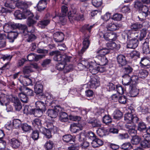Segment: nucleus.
<instances>
[{
    "label": "nucleus",
    "instance_id": "nucleus-1",
    "mask_svg": "<svg viewBox=\"0 0 150 150\" xmlns=\"http://www.w3.org/2000/svg\"><path fill=\"white\" fill-rule=\"evenodd\" d=\"M32 124L35 127L38 128L40 131L44 134L46 137L49 138L51 137L50 133L45 128L42 126L40 120L38 119H35L33 120Z\"/></svg>",
    "mask_w": 150,
    "mask_h": 150
},
{
    "label": "nucleus",
    "instance_id": "nucleus-2",
    "mask_svg": "<svg viewBox=\"0 0 150 150\" xmlns=\"http://www.w3.org/2000/svg\"><path fill=\"white\" fill-rule=\"evenodd\" d=\"M50 55L54 56L53 59L56 61H69V57L62 55L60 52L57 51H53L50 52Z\"/></svg>",
    "mask_w": 150,
    "mask_h": 150
},
{
    "label": "nucleus",
    "instance_id": "nucleus-3",
    "mask_svg": "<svg viewBox=\"0 0 150 150\" xmlns=\"http://www.w3.org/2000/svg\"><path fill=\"white\" fill-rule=\"evenodd\" d=\"M63 110L64 109L60 106H56L54 110L49 109L47 111V113L48 115L51 118H55L57 117L58 112Z\"/></svg>",
    "mask_w": 150,
    "mask_h": 150
},
{
    "label": "nucleus",
    "instance_id": "nucleus-4",
    "mask_svg": "<svg viewBox=\"0 0 150 150\" xmlns=\"http://www.w3.org/2000/svg\"><path fill=\"white\" fill-rule=\"evenodd\" d=\"M21 27L22 28L23 33L24 35H27L26 34L28 33V38L27 39V41L28 42H32L36 38V36L33 34L31 33V30L30 32H28L27 30V26L26 25H21Z\"/></svg>",
    "mask_w": 150,
    "mask_h": 150
},
{
    "label": "nucleus",
    "instance_id": "nucleus-5",
    "mask_svg": "<svg viewBox=\"0 0 150 150\" xmlns=\"http://www.w3.org/2000/svg\"><path fill=\"white\" fill-rule=\"evenodd\" d=\"M95 61L96 62L100 65H105L108 63V60L104 55H98L95 58Z\"/></svg>",
    "mask_w": 150,
    "mask_h": 150
},
{
    "label": "nucleus",
    "instance_id": "nucleus-6",
    "mask_svg": "<svg viewBox=\"0 0 150 150\" xmlns=\"http://www.w3.org/2000/svg\"><path fill=\"white\" fill-rule=\"evenodd\" d=\"M89 37L88 36H85L83 42V46L81 50L78 52V54L79 56L82 55L83 53L88 48L90 43L88 40Z\"/></svg>",
    "mask_w": 150,
    "mask_h": 150
},
{
    "label": "nucleus",
    "instance_id": "nucleus-7",
    "mask_svg": "<svg viewBox=\"0 0 150 150\" xmlns=\"http://www.w3.org/2000/svg\"><path fill=\"white\" fill-rule=\"evenodd\" d=\"M45 125L47 127V128H45V129L47 130L48 131V132L50 133L51 135V137L49 138H47L48 139L52 137L51 132L54 133L57 132L58 130V128L56 126H54L53 124L51 122H46L45 123Z\"/></svg>",
    "mask_w": 150,
    "mask_h": 150
},
{
    "label": "nucleus",
    "instance_id": "nucleus-8",
    "mask_svg": "<svg viewBox=\"0 0 150 150\" xmlns=\"http://www.w3.org/2000/svg\"><path fill=\"white\" fill-rule=\"evenodd\" d=\"M95 65V63L94 62H91L89 63L87 61H82L81 63L78 64V67L82 66L83 69L84 68H88L89 71L91 72L90 70V67H93Z\"/></svg>",
    "mask_w": 150,
    "mask_h": 150
},
{
    "label": "nucleus",
    "instance_id": "nucleus-9",
    "mask_svg": "<svg viewBox=\"0 0 150 150\" xmlns=\"http://www.w3.org/2000/svg\"><path fill=\"white\" fill-rule=\"evenodd\" d=\"M103 37L106 40L112 41L116 40L117 36L115 33L107 32L103 35Z\"/></svg>",
    "mask_w": 150,
    "mask_h": 150
},
{
    "label": "nucleus",
    "instance_id": "nucleus-10",
    "mask_svg": "<svg viewBox=\"0 0 150 150\" xmlns=\"http://www.w3.org/2000/svg\"><path fill=\"white\" fill-rule=\"evenodd\" d=\"M11 98V102L13 103L16 110L18 111H20L22 108V106L19 99L16 96H12Z\"/></svg>",
    "mask_w": 150,
    "mask_h": 150
},
{
    "label": "nucleus",
    "instance_id": "nucleus-11",
    "mask_svg": "<svg viewBox=\"0 0 150 150\" xmlns=\"http://www.w3.org/2000/svg\"><path fill=\"white\" fill-rule=\"evenodd\" d=\"M11 97L8 95L4 93H1L0 95V104L4 106L7 103H9Z\"/></svg>",
    "mask_w": 150,
    "mask_h": 150
},
{
    "label": "nucleus",
    "instance_id": "nucleus-12",
    "mask_svg": "<svg viewBox=\"0 0 150 150\" xmlns=\"http://www.w3.org/2000/svg\"><path fill=\"white\" fill-rule=\"evenodd\" d=\"M149 9L148 7L145 5L142 6L139 10L140 11L139 13L140 16L142 17V19H145L147 17L149 14Z\"/></svg>",
    "mask_w": 150,
    "mask_h": 150
},
{
    "label": "nucleus",
    "instance_id": "nucleus-13",
    "mask_svg": "<svg viewBox=\"0 0 150 150\" xmlns=\"http://www.w3.org/2000/svg\"><path fill=\"white\" fill-rule=\"evenodd\" d=\"M100 84L99 81L95 77H93L91 78L88 85L91 88H96Z\"/></svg>",
    "mask_w": 150,
    "mask_h": 150
},
{
    "label": "nucleus",
    "instance_id": "nucleus-14",
    "mask_svg": "<svg viewBox=\"0 0 150 150\" xmlns=\"http://www.w3.org/2000/svg\"><path fill=\"white\" fill-rule=\"evenodd\" d=\"M38 67L37 65L35 63L32 64L28 66H25L23 68V73L25 74H28L33 71V68L37 69Z\"/></svg>",
    "mask_w": 150,
    "mask_h": 150
},
{
    "label": "nucleus",
    "instance_id": "nucleus-15",
    "mask_svg": "<svg viewBox=\"0 0 150 150\" xmlns=\"http://www.w3.org/2000/svg\"><path fill=\"white\" fill-rule=\"evenodd\" d=\"M117 62L120 66L122 67L126 65L127 61L125 56L122 54H119L117 57Z\"/></svg>",
    "mask_w": 150,
    "mask_h": 150
},
{
    "label": "nucleus",
    "instance_id": "nucleus-16",
    "mask_svg": "<svg viewBox=\"0 0 150 150\" xmlns=\"http://www.w3.org/2000/svg\"><path fill=\"white\" fill-rule=\"evenodd\" d=\"M90 69L91 73L93 74H97L98 71L102 72L105 70L104 67H100L97 65L96 63L95 65L93 66V67H90Z\"/></svg>",
    "mask_w": 150,
    "mask_h": 150
},
{
    "label": "nucleus",
    "instance_id": "nucleus-17",
    "mask_svg": "<svg viewBox=\"0 0 150 150\" xmlns=\"http://www.w3.org/2000/svg\"><path fill=\"white\" fill-rule=\"evenodd\" d=\"M53 38L54 41L57 42H60L62 41L64 38V35L61 32H57L53 35Z\"/></svg>",
    "mask_w": 150,
    "mask_h": 150
},
{
    "label": "nucleus",
    "instance_id": "nucleus-18",
    "mask_svg": "<svg viewBox=\"0 0 150 150\" xmlns=\"http://www.w3.org/2000/svg\"><path fill=\"white\" fill-rule=\"evenodd\" d=\"M138 40L136 39H132L128 42L127 47L129 48L134 49L138 45Z\"/></svg>",
    "mask_w": 150,
    "mask_h": 150
},
{
    "label": "nucleus",
    "instance_id": "nucleus-19",
    "mask_svg": "<svg viewBox=\"0 0 150 150\" xmlns=\"http://www.w3.org/2000/svg\"><path fill=\"white\" fill-rule=\"evenodd\" d=\"M129 93L132 97H135L137 96L139 93V90L136 87V85H130Z\"/></svg>",
    "mask_w": 150,
    "mask_h": 150
},
{
    "label": "nucleus",
    "instance_id": "nucleus-20",
    "mask_svg": "<svg viewBox=\"0 0 150 150\" xmlns=\"http://www.w3.org/2000/svg\"><path fill=\"white\" fill-rule=\"evenodd\" d=\"M149 40L148 39L146 38L143 43L142 50L143 53L146 54H149L150 51L149 50Z\"/></svg>",
    "mask_w": 150,
    "mask_h": 150
},
{
    "label": "nucleus",
    "instance_id": "nucleus-21",
    "mask_svg": "<svg viewBox=\"0 0 150 150\" xmlns=\"http://www.w3.org/2000/svg\"><path fill=\"white\" fill-rule=\"evenodd\" d=\"M120 25L117 23H110L107 26V29L110 31H113L118 29Z\"/></svg>",
    "mask_w": 150,
    "mask_h": 150
},
{
    "label": "nucleus",
    "instance_id": "nucleus-22",
    "mask_svg": "<svg viewBox=\"0 0 150 150\" xmlns=\"http://www.w3.org/2000/svg\"><path fill=\"white\" fill-rule=\"evenodd\" d=\"M122 84L125 86H128L131 84V77L129 75H124L122 76Z\"/></svg>",
    "mask_w": 150,
    "mask_h": 150
},
{
    "label": "nucleus",
    "instance_id": "nucleus-23",
    "mask_svg": "<svg viewBox=\"0 0 150 150\" xmlns=\"http://www.w3.org/2000/svg\"><path fill=\"white\" fill-rule=\"evenodd\" d=\"M11 146L14 148H18L21 144V142L16 139L13 138L9 141Z\"/></svg>",
    "mask_w": 150,
    "mask_h": 150
},
{
    "label": "nucleus",
    "instance_id": "nucleus-24",
    "mask_svg": "<svg viewBox=\"0 0 150 150\" xmlns=\"http://www.w3.org/2000/svg\"><path fill=\"white\" fill-rule=\"evenodd\" d=\"M19 89L21 92H23L27 96H32L33 93V91L25 87H20Z\"/></svg>",
    "mask_w": 150,
    "mask_h": 150
},
{
    "label": "nucleus",
    "instance_id": "nucleus-25",
    "mask_svg": "<svg viewBox=\"0 0 150 150\" xmlns=\"http://www.w3.org/2000/svg\"><path fill=\"white\" fill-rule=\"evenodd\" d=\"M63 141L69 144H73L74 142V140L73 137L70 135L66 134L63 137Z\"/></svg>",
    "mask_w": 150,
    "mask_h": 150
},
{
    "label": "nucleus",
    "instance_id": "nucleus-26",
    "mask_svg": "<svg viewBox=\"0 0 150 150\" xmlns=\"http://www.w3.org/2000/svg\"><path fill=\"white\" fill-rule=\"evenodd\" d=\"M33 17H28L27 21V25L29 27H31L33 28L31 32H33L34 31L35 28L34 27V25L36 23V21L33 19Z\"/></svg>",
    "mask_w": 150,
    "mask_h": 150
},
{
    "label": "nucleus",
    "instance_id": "nucleus-27",
    "mask_svg": "<svg viewBox=\"0 0 150 150\" xmlns=\"http://www.w3.org/2000/svg\"><path fill=\"white\" fill-rule=\"evenodd\" d=\"M69 20L71 23H72L73 20L77 21H83L84 20V15L83 14L75 15L74 16H69Z\"/></svg>",
    "mask_w": 150,
    "mask_h": 150
},
{
    "label": "nucleus",
    "instance_id": "nucleus-28",
    "mask_svg": "<svg viewBox=\"0 0 150 150\" xmlns=\"http://www.w3.org/2000/svg\"><path fill=\"white\" fill-rule=\"evenodd\" d=\"M59 120L62 122H66L68 120V115L67 113L62 111L59 112Z\"/></svg>",
    "mask_w": 150,
    "mask_h": 150
},
{
    "label": "nucleus",
    "instance_id": "nucleus-29",
    "mask_svg": "<svg viewBox=\"0 0 150 150\" xmlns=\"http://www.w3.org/2000/svg\"><path fill=\"white\" fill-rule=\"evenodd\" d=\"M43 86L39 82H37L34 87V90L35 93L39 94L42 91Z\"/></svg>",
    "mask_w": 150,
    "mask_h": 150
},
{
    "label": "nucleus",
    "instance_id": "nucleus-30",
    "mask_svg": "<svg viewBox=\"0 0 150 150\" xmlns=\"http://www.w3.org/2000/svg\"><path fill=\"white\" fill-rule=\"evenodd\" d=\"M18 34L17 33L11 31L8 35V38L10 42H13L14 40L17 38Z\"/></svg>",
    "mask_w": 150,
    "mask_h": 150
},
{
    "label": "nucleus",
    "instance_id": "nucleus-31",
    "mask_svg": "<svg viewBox=\"0 0 150 150\" xmlns=\"http://www.w3.org/2000/svg\"><path fill=\"white\" fill-rule=\"evenodd\" d=\"M18 96L22 102L24 103L27 102L28 98L27 96L23 92H21L19 93Z\"/></svg>",
    "mask_w": 150,
    "mask_h": 150
},
{
    "label": "nucleus",
    "instance_id": "nucleus-32",
    "mask_svg": "<svg viewBox=\"0 0 150 150\" xmlns=\"http://www.w3.org/2000/svg\"><path fill=\"white\" fill-rule=\"evenodd\" d=\"M140 64L145 67H150V59L146 57H143L141 59Z\"/></svg>",
    "mask_w": 150,
    "mask_h": 150
},
{
    "label": "nucleus",
    "instance_id": "nucleus-33",
    "mask_svg": "<svg viewBox=\"0 0 150 150\" xmlns=\"http://www.w3.org/2000/svg\"><path fill=\"white\" fill-rule=\"evenodd\" d=\"M69 61H63L60 62H58L56 64V68L59 70H62L64 69L65 66V64L67 62H69Z\"/></svg>",
    "mask_w": 150,
    "mask_h": 150
},
{
    "label": "nucleus",
    "instance_id": "nucleus-34",
    "mask_svg": "<svg viewBox=\"0 0 150 150\" xmlns=\"http://www.w3.org/2000/svg\"><path fill=\"white\" fill-rule=\"evenodd\" d=\"M36 107L39 110L45 111V106L44 103L41 101H37L36 103Z\"/></svg>",
    "mask_w": 150,
    "mask_h": 150
},
{
    "label": "nucleus",
    "instance_id": "nucleus-35",
    "mask_svg": "<svg viewBox=\"0 0 150 150\" xmlns=\"http://www.w3.org/2000/svg\"><path fill=\"white\" fill-rule=\"evenodd\" d=\"M32 110V114L35 117H40L43 113V111L37 108L33 109Z\"/></svg>",
    "mask_w": 150,
    "mask_h": 150
},
{
    "label": "nucleus",
    "instance_id": "nucleus-36",
    "mask_svg": "<svg viewBox=\"0 0 150 150\" xmlns=\"http://www.w3.org/2000/svg\"><path fill=\"white\" fill-rule=\"evenodd\" d=\"M108 46L109 50H113L115 49L118 50L120 48V45H117L114 42L108 44Z\"/></svg>",
    "mask_w": 150,
    "mask_h": 150
},
{
    "label": "nucleus",
    "instance_id": "nucleus-37",
    "mask_svg": "<svg viewBox=\"0 0 150 150\" xmlns=\"http://www.w3.org/2000/svg\"><path fill=\"white\" fill-rule=\"evenodd\" d=\"M6 36L4 34L0 35V48L4 47L6 45Z\"/></svg>",
    "mask_w": 150,
    "mask_h": 150
},
{
    "label": "nucleus",
    "instance_id": "nucleus-38",
    "mask_svg": "<svg viewBox=\"0 0 150 150\" xmlns=\"http://www.w3.org/2000/svg\"><path fill=\"white\" fill-rule=\"evenodd\" d=\"M16 18L18 19H25V16H23V13H22L20 10L16 11L14 14Z\"/></svg>",
    "mask_w": 150,
    "mask_h": 150
},
{
    "label": "nucleus",
    "instance_id": "nucleus-39",
    "mask_svg": "<svg viewBox=\"0 0 150 150\" xmlns=\"http://www.w3.org/2000/svg\"><path fill=\"white\" fill-rule=\"evenodd\" d=\"M134 115L132 113H128L125 114L124 116V120L126 122H132V117Z\"/></svg>",
    "mask_w": 150,
    "mask_h": 150
},
{
    "label": "nucleus",
    "instance_id": "nucleus-40",
    "mask_svg": "<svg viewBox=\"0 0 150 150\" xmlns=\"http://www.w3.org/2000/svg\"><path fill=\"white\" fill-rule=\"evenodd\" d=\"M54 145V144L52 141L50 140L47 141L44 145L45 149L46 150L52 149Z\"/></svg>",
    "mask_w": 150,
    "mask_h": 150
},
{
    "label": "nucleus",
    "instance_id": "nucleus-41",
    "mask_svg": "<svg viewBox=\"0 0 150 150\" xmlns=\"http://www.w3.org/2000/svg\"><path fill=\"white\" fill-rule=\"evenodd\" d=\"M148 71L145 70L141 69L139 70L138 73V76L140 78H144L148 75Z\"/></svg>",
    "mask_w": 150,
    "mask_h": 150
},
{
    "label": "nucleus",
    "instance_id": "nucleus-42",
    "mask_svg": "<svg viewBox=\"0 0 150 150\" xmlns=\"http://www.w3.org/2000/svg\"><path fill=\"white\" fill-rule=\"evenodd\" d=\"M146 125L145 123L142 122H139L138 125V129L140 131L146 130Z\"/></svg>",
    "mask_w": 150,
    "mask_h": 150
},
{
    "label": "nucleus",
    "instance_id": "nucleus-43",
    "mask_svg": "<svg viewBox=\"0 0 150 150\" xmlns=\"http://www.w3.org/2000/svg\"><path fill=\"white\" fill-rule=\"evenodd\" d=\"M122 113L119 110L115 111L113 114V117L117 120L120 119L122 116Z\"/></svg>",
    "mask_w": 150,
    "mask_h": 150
},
{
    "label": "nucleus",
    "instance_id": "nucleus-44",
    "mask_svg": "<svg viewBox=\"0 0 150 150\" xmlns=\"http://www.w3.org/2000/svg\"><path fill=\"white\" fill-rule=\"evenodd\" d=\"M91 3L95 7H99L102 5L103 1L102 0H92Z\"/></svg>",
    "mask_w": 150,
    "mask_h": 150
},
{
    "label": "nucleus",
    "instance_id": "nucleus-45",
    "mask_svg": "<svg viewBox=\"0 0 150 150\" xmlns=\"http://www.w3.org/2000/svg\"><path fill=\"white\" fill-rule=\"evenodd\" d=\"M141 140V138L137 135L132 137L131 142L133 144H137L139 143Z\"/></svg>",
    "mask_w": 150,
    "mask_h": 150
},
{
    "label": "nucleus",
    "instance_id": "nucleus-46",
    "mask_svg": "<svg viewBox=\"0 0 150 150\" xmlns=\"http://www.w3.org/2000/svg\"><path fill=\"white\" fill-rule=\"evenodd\" d=\"M133 71L132 68L129 66H126L123 69V71L125 74V75H128L132 72Z\"/></svg>",
    "mask_w": 150,
    "mask_h": 150
},
{
    "label": "nucleus",
    "instance_id": "nucleus-47",
    "mask_svg": "<svg viewBox=\"0 0 150 150\" xmlns=\"http://www.w3.org/2000/svg\"><path fill=\"white\" fill-rule=\"evenodd\" d=\"M21 25H22L21 24ZM19 24H17V23H8L7 24H6L4 26V28H6V27H8L11 29H15L18 28L19 26ZM20 26H21V28L22 29L21 27V24H20ZM20 26V25H19Z\"/></svg>",
    "mask_w": 150,
    "mask_h": 150
},
{
    "label": "nucleus",
    "instance_id": "nucleus-48",
    "mask_svg": "<svg viewBox=\"0 0 150 150\" xmlns=\"http://www.w3.org/2000/svg\"><path fill=\"white\" fill-rule=\"evenodd\" d=\"M147 33V30L146 28L142 29L140 31V36L139 37V40L141 41L146 36Z\"/></svg>",
    "mask_w": 150,
    "mask_h": 150
},
{
    "label": "nucleus",
    "instance_id": "nucleus-49",
    "mask_svg": "<svg viewBox=\"0 0 150 150\" xmlns=\"http://www.w3.org/2000/svg\"><path fill=\"white\" fill-rule=\"evenodd\" d=\"M28 76H24V79L23 80L24 85L25 86L31 85L32 84L31 79L29 78Z\"/></svg>",
    "mask_w": 150,
    "mask_h": 150
},
{
    "label": "nucleus",
    "instance_id": "nucleus-50",
    "mask_svg": "<svg viewBox=\"0 0 150 150\" xmlns=\"http://www.w3.org/2000/svg\"><path fill=\"white\" fill-rule=\"evenodd\" d=\"M110 52L109 49L108 48H103L100 49L97 51V53H100V55H104Z\"/></svg>",
    "mask_w": 150,
    "mask_h": 150
},
{
    "label": "nucleus",
    "instance_id": "nucleus-51",
    "mask_svg": "<svg viewBox=\"0 0 150 150\" xmlns=\"http://www.w3.org/2000/svg\"><path fill=\"white\" fill-rule=\"evenodd\" d=\"M130 57L132 58H139L140 56L139 52L136 50L133 51L129 53Z\"/></svg>",
    "mask_w": 150,
    "mask_h": 150
},
{
    "label": "nucleus",
    "instance_id": "nucleus-52",
    "mask_svg": "<svg viewBox=\"0 0 150 150\" xmlns=\"http://www.w3.org/2000/svg\"><path fill=\"white\" fill-rule=\"evenodd\" d=\"M150 132L147 131V129L146 130L145 132L143 133L142 134V136L144 139V140H146L150 142V134L149 133Z\"/></svg>",
    "mask_w": 150,
    "mask_h": 150
},
{
    "label": "nucleus",
    "instance_id": "nucleus-53",
    "mask_svg": "<svg viewBox=\"0 0 150 150\" xmlns=\"http://www.w3.org/2000/svg\"><path fill=\"white\" fill-rule=\"evenodd\" d=\"M144 5L142 4L140 0H137L134 2V7L139 10L141 8L142 6Z\"/></svg>",
    "mask_w": 150,
    "mask_h": 150
},
{
    "label": "nucleus",
    "instance_id": "nucleus-54",
    "mask_svg": "<svg viewBox=\"0 0 150 150\" xmlns=\"http://www.w3.org/2000/svg\"><path fill=\"white\" fill-rule=\"evenodd\" d=\"M142 27V25L139 23H134L131 26V28L134 30L135 31L141 28Z\"/></svg>",
    "mask_w": 150,
    "mask_h": 150
},
{
    "label": "nucleus",
    "instance_id": "nucleus-55",
    "mask_svg": "<svg viewBox=\"0 0 150 150\" xmlns=\"http://www.w3.org/2000/svg\"><path fill=\"white\" fill-rule=\"evenodd\" d=\"M21 128L24 131L26 132L31 129V127L27 123H24L21 125Z\"/></svg>",
    "mask_w": 150,
    "mask_h": 150
},
{
    "label": "nucleus",
    "instance_id": "nucleus-56",
    "mask_svg": "<svg viewBox=\"0 0 150 150\" xmlns=\"http://www.w3.org/2000/svg\"><path fill=\"white\" fill-rule=\"evenodd\" d=\"M138 76H137L136 75L132 76L131 77V81L132 83L131 85H136L138 83Z\"/></svg>",
    "mask_w": 150,
    "mask_h": 150
},
{
    "label": "nucleus",
    "instance_id": "nucleus-57",
    "mask_svg": "<svg viewBox=\"0 0 150 150\" xmlns=\"http://www.w3.org/2000/svg\"><path fill=\"white\" fill-rule=\"evenodd\" d=\"M91 124L94 127H100L101 125V121L98 119L95 120L91 122Z\"/></svg>",
    "mask_w": 150,
    "mask_h": 150
},
{
    "label": "nucleus",
    "instance_id": "nucleus-58",
    "mask_svg": "<svg viewBox=\"0 0 150 150\" xmlns=\"http://www.w3.org/2000/svg\"><path fill=\"white\" fill-rule=\"evenodd\" d=\"M23 16H25V19L27 17H33L34 15L30 11L25 10L23 12Z\"/></svg>",
    "mask_w": 150,
    "mask_h": 150
},
{
    "label": "nucleus",
    "instance_id": "nucleus-59",
    "mask_svg": "<svg viewBox=\"0 0 150 150\" xmlns=\"http://www.w3.org/2000/svg\"><path fill=\"white\" fill-rule=\"evenodd\" d=\"M14 127L16 128H19L21 124V121L18 119L14 120L13 122Z\"/></svg>",
    "mask_w": 150,
    "mask_h": 150
},
{
    "label": "nucleus",
    "instance_id": "nucleus-60",
    "mask_svg": "<svg viewBox=\"0 0 150 150\" xmlns=\"http://www.w3.org/2000/svg\"><path fill=\"white\" fill-rule=\"evenodd\" d=\"M103 122L108 124L112 122V119L110 117L109 115H105L103 118Z\"/></svg>",
    "mask_w": 150,
    "mask_h": 150
},
{
    "label": "nucleus",
    "instance_id": "nucleus-61",
    "mask_svg": "<svg viewBox=\"0 0 150 150\" xmlns=\"http://www.w3.org/2000/svg\"><path fill=\"white\" fill-rule=\"evenodd\" d=\"M106 130L103 128H99L97 130V134L100 137H102L105 135Z\"/></svg>",
    "mask_w": 150,
    "mask_h": 150
},
{
    "label": "nucleus",
    "instance_id": "nucleus-62",
    "mask_svg": "<svg viewBox=\"0 0 150 150\" xmlns=\"http://www.w3.org/2000/svg\"><path fill=\"white\" fill-rule=\"evenodd\" d=\"M122 18V15L121 14L116 13L114 14L112 17V19L116 21H120Z\"/></svg>",
    "mask_w": 150,
    "mask_h": 150
},
{
    "label": "nucleus",
    "instance_id": "nucleus-63",
    "mask_svg": "<svg viewBox=\"0 0 150 150\" xmlns=\"http://www.w3.org/2000/svg\"><path fill=\"white\" fill-rule=\"evenodd\" d=\"M141 146L144 148H149L150 147V143L149 142L144 140L141 143Z\"/></svg>",
    "mask_w": 150,
    "mask_h": 150
},
{
    "label": "nucleus",
    "instance_id": "nucleus-64",
    "mask_svg": "<svg viewBox=\"0 0 150 150\" xmlns=\"http://www.w3.org/2000/svg\"><path fill=\"white\" fill-rule=\"evenodd\" d=\"M94 25H89L88 24L85 25L82 27L81 28V31H83L85 30H86L90 32L91 29L93 27Z\"/></svg>",
    "mask_w": 150,
    "mask_h": 150
}]
</instances>
